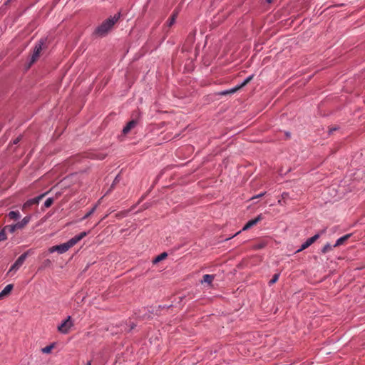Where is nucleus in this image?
<instances>
[{
	"label": "nucleus",
	"mask_w": 365,
	"mask_h": 365,
	"mask_svg": "<svg viewBox=\"0 0 365 365\" xmlns=\"http://www.w3.org/2000/svg\"><path fill=\"white\" fill-rule=\"evenodd\" d=\"M87 235V232H83L79 235H76L75 237L70 239L68 242L51 247L48 249V252L50 253H53L54 252H57L59 254H63L66 252L70 248L73 247L76 244H77L79 241H81L83 237Z\"/></svg>",
	"instance_id": "f257e3e1"
},
{
	"label": "nucleus",
	"mask_w": 365,
	"mask_h": 365,
	"mask_svg": "<svg viewBox=\"0 0 365 365\" xmlns=\"http://www.w3.org/2000/svg\"><path fill=\"white\" fill-rule=\"evenodd\" d=\"M120 14L118 13L113 16H110L108 19L105 20L98 26L94 34L100 37H103L108 34V33L112 29L114 24L119 20Z\"/></svg>",
	"instance_id": "f03ea898"
},
{
	"label": "nucleus",
	"mask_w": 365,
	"mask_h": 365,
	"mask_svg": "<svg viewBox=\"0 0 365 365\" xmlns=\"http://www.w3.org/2000/svg\"><path fill=\"white\" fill-rule=\"evenodd\" d=\"M73 326V322L70 316L67 317V319L63 321L59 326H58V331L62 334H68L70 331V329Z\"/></svg>",
	"instance_id": "7ed1b4c3"
},
{
	"label": "nucleus",
	"mask_w": 365,
	"mask_h": 365,
	"mask_svg": "<svg viewBox=\"0 0 365 365\" xmlns=\"http://www.w3.org/2000/svg\"><path fill=\"white\" fill-rule=\"evenodd\" d=\"M45 41L43 39H41L39 42L35 46L34 52L31 58V61L29 63V66L33 64L34 62L36 61V60L40 56V53L42 51L43 45H44Z\"/></svg>",
	"instance_id": "20e7f679"
},
{
	"label": "nucleus",
	"mask_w": 365,
	"mask_h": 365,
	"mask_svg": "<svg viewBox=\"0 0 365 365\" xmlns=\"http://www.w3.org/2000/svg\"><path fill=\"white\" fill-rule=\"evenodd\" d=\"M252 78L253 76H250L241 84L236 86L235 87L230 90L222 91L220 94L222 96L232 94L239 91L240 89H241L242 88H243L244 86H245L247 83H249L252 81Z\"/></svg>",
	"instance_id": "39448f33"
},
{
	"label": "nucleus",
	"mask_w": 365,
	"mask_h": 365,
	"mask_svg": "<svg viewBox=\"0 0 365 365\" xmlns=\"http://www.w3.org/2000/svg\"><path fill=\"white\" fill-rule=\"evenodd\" d=\"M28 253H29V252H24L16 260V262L14 263V264L11 267V268L9 269V272H13V271L15 272V271L18 270L21 267V265L24 264V261L26 260V259L28 256Z\"/></svg>",
	"instance_id": "423d86ee"
},
{
	"label": "nucleus",
	"mask_w": 365,
	"mask_h": 365,
	"mask_svg": "<svg viewBox=\"0 0 365 365\" xmlns=\"http://www.w3.org/2000/svg\"><path fill=\"white\" fill-rule=\"evenodd\" d=\"M45 195H46V193L40 195L39 196H38L36 197H34L33 199H30V200H27L23 205V210H25L26 209H27L28 207H30L31 206H32L34 205H38L39 203L40 200H41Z\"/></svg>",
	"instance_id": "0eeeda50"
},
{
	"label": "nucleus",
	"mask_w": 365,
	"mask_h": 365,
	"mask_svg": "<svg viewBox=\"0 0 365 365\" xmlns=\"http://www.w3.org/2000/svg\"><path fill=\"white\" fill-rule=\"evenodd\" d=\"M319 237V235L317 234L314 235L313 237L309 238L305 242H304L300 249L297 250V252H301L307 248H308L310 245H312L314 242H316Z\"/></svg>",
	"instance_id": "6e6552de"
},
{
	"label": "nucleus",
	"mask_w": 365,
	"mask_h": 365,
	"mask_svg": "<svg viewBox=\"0 0 365 365\" xmlns=\"http://www.w3.org/2000/svg\"><path fill=\"white\" fill-rule=\"evenodd\" d=\"M261 220H262V216H261V215H259L255 219H252V220L248 221L245 224V225L243 227L242 230L245 231V230H247L251 228L252 226L257 225Z\"/></svg>",
	"instance_id": "1a4fd4ad"
},
{
	"label": "nucleus",
	"mask_w": 365,
	"mask_h": 365,
	"mask_svg": "<svg viewBox=\"0 0 365 365\" xmlns=\"http://www.w3.org/2000/svg\"><path fill=\"white\" fill-rule=\"evenodd\" d=\"M138 124V121L135 119H133L128 122L127 125L123 129V133L124 135L128 134L133 128H134Z\"/></svg>",
	"instance_id": "9d476101"
},
{
	"label": "nucleus",
	"mask_w": 365,
	"mask_h": 365,
	"mask_svg": "<svg viewBox=\"0 0 365 365\" xmlns=\"http://www.w3.org/2000/svg\"><path fill=\"white\" fill-rule=\"evenodd\" d=\"M31 216H26L21 222H17L18 229H23L31 220Z\"/></svg>",
	"instance_id": "9b49d317"
},
{
	"label": "nucleus",
	"mask_w": 365,
	"mask_h": 365,
	"mask_svg": "<svg viewBox=\"0 0 365 365\" xmlns=\"http://www.w3.org/2000/svg\"><path fill=\"white\" fill-rule=\"evenodd\" d=\"M351 234H347V235H345L341 237L340 238H339L336 240L334 247H336L343 245L351 237Z\"/></svg>",
	"instance_id": "f8f14e48"
},
{
	"label": "nucleus",
	"mask_w": 365,
	"mask_h": 365,
	"mask_svg": "<svg viewBox=\"0 0 365 365\" xmlns=\"http://www.w3.org/2000/svg\"><path fill=\"white\" fill-rule=\"evenodd\" d=\"M13 289V285L12 284H8L6 285L4 289L0 292V299L3 298L4 297L8 295L11 291Z\"/></svg>",
	"instance_id": "ddd939ff"
},
{
	"label": "nucleus",
	"mask_w": 365,
	"mask_h": 365,
	"mask_svg": "<svg viewBox=\"0 0 365 365\" xmlns=\"http://www.w3.org/2000/svg\"><path fill=\"white\" fill-rule=\"evenodd\" d=\"M214 278H215V276L212 274H205L202 277V279L201 282L207 283V284L211 285Z\"/></svg>",
	"instance_id": "4468645a"
},
{
	"label": "nucleus",
	"mask_w": 365,
	"mask_h": 365,
	"mask_svg": "<svg viewBox=\"0 0 365 365\" xmlns=\"http://www.w3.org/2000/svg\"><path fill=\"white\" fill-rule=\"evenodd\" d=\"M167 257H168V254L166 252H163L153 259V263L157 264V263L160 262V261L165 259Z\"/></svg>",
	"instance_id": "2eb2a0df"
},
{
	"label": "nucleus",
	"mask_w": 365,
	"mask_h": 365,
	"mask_svg": "<svg viewBox=\"0 0 365 365\" xmlns=\"http://www.w3.org/2000/svg\"><path fill=\"white\" fill-rule=\"evenodd\" d=\"M4 228L5 229L6 232H9V233H14L16 230H18L17 225L16 224L11 225H6Z\"/></svg>",
	"instance_id": "dca6fc26"
},
{
	"label": "nucleus",
	"mask_w": 365,
	"mask_h": 365,
	"mask_svg": "<svg viewBox=\"0 0 365 365\" xmlns=\"http://www.w3.org/2000/svg\"><path fill=\"white\" fill-rule=\"evenodd\" d=\"M8 216L11 220H17L20 217V213L19 211H11Z\"/></svg>",
	"instance_id": "f3484780"
},
{
	"label": "nucleus",
	"mask_w": 365,
	"mask_h": 365,
	"mask_svg": "<svg viewBox=\"0 0 365 365\" xmlns=\"http://www.w3.org/2000/svg\"><path fill=\"white\" fill-rule=\"evenodd\" d=\"M177 15H178V12L174 11L173 14H172L171 17L168 20V26H171L175 23Z\"/></svg>",
	"instance_id": "a211bd4d"
},
{
	"label": "nucleus",
	"mask_w": 365,
	"mask_h": 365,
	"mask_svg": "<svg viewBox=\"0 0 365 365\" xmlns=\"http://www.w3.org/2000/svg\"><path fill=\"white\" fill-rule=\"evenodd\" d=\"M53 348V345H49V346H46L44 348H43L41 349V351L44 354H48V353H50L51 351Z\"/></svg>",
	"instance_id": "6ab92c4d"
},
{
	"label": "nucleus",
	"mask_w": 365,
	"mask_h": 365,
	"mask_svg": "<svg viewBox=\"0 0 365 365\" xmlns=\"http://www.w3.org/2000/svg\"><path fill=\"white\" fill-rule=\"evenodd\" d=\"M6 231L3 228L0 232V241L5 240L7 238Z\"/></svg>",
	"instance_id": "aec40b11"
},
{
	"label": "nucleus",
	"mask_w": 365,
	"mask_h": 365,
	"mask_svg": "<svg viewBox=\"0 0 365 365\" xmlns=\"http://www.w3.org/2000/svg\"><path fill=\"white\" fill-rule=\"evenodd\" d=\"M279 274L277 273V274H275L273 275L272 278L270 279L269 281V284H274L275 282H277V281L279 279Z\"/></svg>",
	"instance_id": "412c9836"
},
{
	"label": "nucleus",
	"mask_w": 365,
	"mask_h": 365,
	"mask_svg": "<svg viewBox=\"0 0 365 365\" xmlns=\"http://www.w3.org/2000/svg\"><path fill=\"white\" fill-rule=\"evenodd\" d=\"M53 198L49 197V198H48V199L45 201V202H44V206H45L46 207H51V205L53 204Z\"/></svg>",
	"instance_id": "4be33fe9"
},
{
	"label": "nucleus",
	"mask_w": 365,
	"mask_h": 365,
	"mask_svg": "<svg viewBox=\"0 0 365 365\" xmlns=\"http://www.w3.org/2000/svg\"><path fill=\"white\" fill-rule=\"evenodd\" d=\"M97 205H95L83 217V220L88 218L91 216L96 210Z\"/></svg>",
	"instance_id": "5701e85b"
},
{
	"label": "nucleus",
	"mask_w": 365,
	"mask_h": 365,
	"mask_svg": "<svg viewBox=\"0 0 365 365\" xmlns=\"http://www.w3.org/2000/svg\"><path fill=\"white\" fill-rule=\"evenodd\" d=\"M331 247L329 244H327L324 246V247L322 248V252L323 253H327V252H329V250H331Z\"/></svg>",
	"instance_id": "b1692460"
},
{
	"label": "nucleus",
	"mask_w": 365,
	"mask_h": 365,
	"mask_svg": "<svg viewBox=\"0 0 365 365\" xmlns=\"http://www.w3.org/2000/svg\"><path fill=\"white\" fill-rule=\"evenodd\" d=\"M264 195V193H260L256 196H254L252 199H255V198H259V197H262L263 195Z\"/></svg>",
	"instance_id": "393cba45"
},
{
	"label": "nucleus",
	"mask_w": 365,
	"mask_h": 365,
	"mask_svg": "<svg viewBox=\"0 0 365 365\" xmlns=\"http://www.w3.org/2000/svg\"><path fill=\"white\" fill-rule=\"evenodd\" d=\"M20 139H21V138H20V137H18L17 138H16V139L14 140V144H17V143L20 141Z\"/></svg>",
	"instance_id": "a878e982"
},
{
	"label": "nucleus",
	"mask_w": 365,
	"mask_h": 365,
	"mask_svg": "<svg viewBox=\"0 0 365 365\" xmlns=\"http://www.w3.org/2000/svg\"><path fill=\"white\" fill-rule=\"evenodd\" d=\"M118 182V176L115 178L114 181H113V185H111V187L110 188H113V185L114 184H115L116 182Z\"/></svg>",
	"instance_id": "bb28decb"
},
{
	"label": "nucleus",
	"mask_w": 365,
	"mask_h": 365,
	"mask_svg": "<svg viewBox=\"0 0 365 365\" xmlns=\"http://www.w3.org/2000/svg\"><path fill=\"white\" fill-rule=\"evenodd\" d=\"M336 130H337V128H330V130H329V133H332L333 131Z\"/></svg>",
	"instance_id": "cd10ccee"
},
{
	"label": "nucleus",
	"mask_w": 365,
	"mask_h": 365,
	"mask_svg": "<svg viewBox=\"0 0 365 365\" xmlns=\"http://www.w3.org/2000/svg\"><path fill=\"white\" fill-rule=\"evenodd\" d=\"M86 365H91V361H88L86 364Z\"/></svg>",
	"instance_id": "c85d7f7f"
},
{
	"label": "nucleus",
	"mask_w": 365,
	"mask_h": 365,
	"mask_svg": "<svg viewBox=\"0 0 365 365\" xmlns=\"http://www.w3.org/2000/svg\"><path fill=\"white\" fill-rule=\"evenodd\" d=\"M268 3L272 2L273 0H266Z\"/></svg>",
	"instance_id": "c756f323"
}]
</instances>
